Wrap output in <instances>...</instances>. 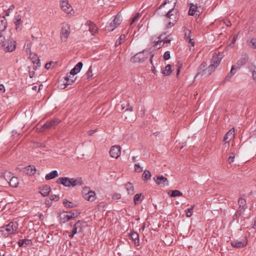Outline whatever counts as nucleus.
<instances>
[{
  "label": "nucleus",
  "instance_id": "1",
  "mask_svg": "<svg viewBox=\"0 0 256 256\" xmlns=\"http://www.w3.org/2000/svg\"><path fill=\"white\" fill-rule=\"evenodd\" d=\"M56 182L63 185L66 187H74L76 186H82L84 182L81 178H70L68 177H60L58 178Z\"/></svg>",
  "mask_w": 256,
  "mask_h": 256
},
{
  "label": "nucleus",
  "instance_id": "2",
  "mask_svg": "<svg viewBox=\"0 0 256 256\" xmlns=\"http://www.w3.org/2000/svg\"><path fill=\"white\" fill-rule=\"evenodd\" d=\"M154 14H158L160 16H164L166 18L172 20L174 22H176L178 20V10L174 8V7H172L168 12H160L156 10Z\"/></svg>",
  "mask_w": 256,
  "mask_h": 256
},
{
  "label": "nucleus",
  "instance_id": "3",
  "mask_svg": "<svg viewBox=\"0 0 256 256\" xmlns=\"http://www.w3.org/2000/svg\"><path fill=\"white\" fill-rule=\"evenodd\" d=\"M150 54V50H144L142 51L138 52L134 56L130 58V62H144L145 60L148 58Z\"/></svg>",
  "mask_w": 256,
  "mask_h": 256
},
{
  "label": "nucleus",
  "instance_id": "4",
  "mask_svg": "<svg viewBox=\"0 0 256 256\" xmlns=\"http://www.w3.org/2000/svg\"><path fill=\"white\" fill-rule=\"evenodd\" d=\"M222 57L214 53L210 60V64L206 68L207 72L210 75L215 69L220 65L222 60Z\"/></svg>",
  "mask_w": 256,
  "mask_h": 256
},
{
  "label": "nucleus",
  "instance_id": "5",
  "mask_svg": "<svg viewBox=\"0 0 256 256\" xmlns=\"http://www.w3.org/2000/svg\"><path fill=\"white\" fill-rule=\"evenodd\" d=\"M14 222H11L8 224L0 227V232L5 236L14 234V232L16 231L17 228L16 226L14 228Z\"/></svg>",
  "mask_w": 256,
  "mask_h": 256
},
{
  "label": "nucleus",
  "instance_id": "6",
  "mask_svg": "<svg viewBox=\"0 0 256 256\" xmlns=\"http://www.w3.org/2000/svg\"><path fill=\"white\" fill-rule=\"evenodd\" d=\"M60 122L59 118H54L50 120H48L45 124L41 126L40 131L43 132L46 130L50 129L58 125Z\"/></svg>",
  "mask_w": 256,
  "mask_h": 256
},
{
  "label": "nucleus",
  "instance_id": "7",
  "mask_svg": "<svg viewBox=\"0 0 256 256\" xmlns=\"http://www.w3.org/2000/svg\"><path fill=\"white\" fill-rule=\"evenodd\" d=\"M153 180L158 185L162 187L169 185L168 178L162 174L156 176L155 177L153 178Z\"/></svg>",
  "mask_w": 256,
  "mask_h": 256
},
{
  "label": "nucleus",
  "instance_id": "8",
  "mask_svg": "<svg viewBox=\"0 0 256 256\" xmlns=\"http://www.w3.org/2000/svg\"><path fill=\"white\" fill-rule=\"evenodd\" d=\"M16 41L12 38L8 39L6 42V45L4 48V50L6 52H12L15 50L16 48Z\"/></svg>",
  "mask_w": 256,
  "mask_h": 256
},
{
  "label": "nucleus",
  "instance_id": "9",
  "mask_svg": "<svg viewBox=\"0 0 256 256\" xmlns=\"http://www.w3.org/2000/svg\"><path fill=\"white\" fill-rule=\"evenodd\" d=\"M120 149L119 146H112L110 150V156L112 158H118L120 155Z\"/></svg>",
  "mask_w": 256,
  "mask_h": 256
},
{
  "label": "nucleus",
  "instance_id": "10",
  "mask_svg": "<svg viewBox=\"0 0 256 256\" xmlns=\"http://www.w3.org/2000/svg\"><path fill=\"white\" fill-rule=\"evenodd\" d=\"M85 222L82 220H78L72 226V230L76 233H81L82 232V228Z\"/></svg>",
  "mask_w": 256,
  "mask_h": 256
},
{
  "label": "nucleus",
  "instance_id": "11",
  "mask_svg": "<svg viewBox=\"0 0 256 256\" xmlns=\"http://www.w3.org/2000/svg\"><path fill=\"white\" fill-rule=\"evenodd\" d=\"M70 34V28L67 26H62L60 32V38L62 41L66 42Z\"/></svg>",
  "mask_w": 256,
  "mask_h": 256
},
{
  "label": "nucleus",
  "instance_id": "12",
  "mask_svg": "<svg viewBox=\"0 0 256 256\" xmlns=\"http://www.w3.org/2000/svg\"><path fill=\"white\" fill-rule=\"evenodd\" d=\"M39 192L44 196H46L49 195L51 188L50 186L47 184H44L38 187Z\"/></svg>",
  "mask_w": 256,
  "mask_h": 256
},
{
  "label": "nucleus",
  "instance_id": "13",
  "mask_svg": "<svg viewBox=\"0 0 256 256\" xmlns=\"http://www.w3.org/2000/svg\"><path fill=\"white\" fill-rule=\"evenodd\" d=\"M60 5L62 10L66 13H70V11L72 10V6L68 3V0H64L60 2Z\"/></svg>",
  "mask_w": 256,
  "mask_h": 256
},
{
  "label": "nucleus",
  "instance_id": "14",
  "mask_svg": "<svg viewBox=\"0 0 256 256\" xmlns=\"http://www.w3.org/2000/svg\"><path fill=\"white\" fill-rule=\"evenodd\" d=\"M206 62H203L198 68V72L196 76H194V78H196V77L199 74L204 75L206 74L207 72V70L206 68Z\"/></svg>",
  "mask_w": 256,
  "mask_h": 256
},
{
  "label": "nucleus",
  "instance_id": "15",
  "mask_svg": "<svg viewBox=\"0 0 256 256\" xmlns=\"http://www.w3.org/2000/svg\"><path fill=\"white\" fill-rule=\"evenodd\" d=\"M83 66V64L82 62H80L76 64V65L74 66V68H72L70 72V75H72L74 76V75L78 74V72H80V70H82V68Z\"/></svg>",
  "mask_w": 256,
  "mask_h": 256
},
{
  "label": "nucleus",
  "instance_id": "16",
  "mask_svg": "<svg viewBox=\"0 0 256 256\" xmlns=\"http://www.w3.org/2000/svg\"><path fill=\"white\" fill-rule=\"evenodd\" d=\"M19 247H26L32 245V240L30 239H20L17 242Z\"/></svg>",
  "mask_w": 256,
  "mask_h": 256
},
{
  "label": "nucleus",
  "instance_id": "17",
  "mask_svg": "<svg viewBox=\"0 0 256 256\" xmlns=\"http://www.w3.org/2000/svg\"><path fill=\"white\" fill-rule=\"evenodd\" d=\"M198 4H194L193 3H190V8H189V10L188 12V14L189 16H193L194 15L196 12H199V14H196V15L199 16L200 14V13L201 12H200L198 10Z\"/></svg>",
  "mask_w": 256,
  "mask_h": 256
},
{
  "label": "nucleus",
  "instance_id": "18",
  "mask_svg": "<svg viewBox=\"0 0 256 256\" xmlns=\"http://www.w3.org/2000/svg\"><path fill=\"white\" fill-rule=\"evenodd\" d=\"M129 238L131 239L136 246L140 245L139 234L136 232L133 231L129 235Z\"/></svg>",
  "mask_w": 256,
  "mask_h": 256
},
{
  "label": "nucleus",
  "instance_id": "19",
  "mask_svg": "<svg viewBox=\"0 0 256 256\" xmlns=\"http://www.w3.org/2000/svg\"><path fill=\"white\" fill-rule=\"evenodd\" d=\"M248 244L247 241L244 240V241L234 240L231 242L230 244L234 248H242L246 246Z\"/></svg>",
  "mask_w": 256,
  "mask_h": 256
},
{
  "label": "nucleus",
  "instance_id": "20",
  "mask_svg": "<svg viewBox=\"0 0 256 256\" xmlns=\"http://www.w3.org/2000/svg\"><path fill=\"white\" fill-rule=\"evenodd\" d=\"M234 128H233L230 130L224 137V141L226 142H229V140H231L234 137Z\"/></svg>",
  "mask_w": 256,
  "mask_h": 256
},
{
  "label": "nucleus",
  "instance_id": "21",
  "mask_svg": "<svg viewBox=\"0 0 256 256\" xmlns=\"http://www.w3.org/2000/svg\"><path fill=\"white\" fill-rule=\"evenodd\" d=\"M238 70L236 69V66L232 65L231 67L230 72L227 74L225 79L222 82V84H224L226 81L229 80L236 73Z\"/></svg>",
  "mask_w": 256,
  "mask_h": 256
},
{
  "label": "nucleus",
  "instance_id": "22",
  "mask_svg": "<svg viewBox=\"0 0 256 256\" xmlns=\"http://www.w3.org/2000/svg\"><path fill=\"white\" fill-rule=\"evenodd\" d=\"M9 185L12 188H17L19 184V180L16 176H12L8 180Z\"/></svg>",
  "mask_w": 256,
  "mask_h": 256
},
{
  "label": "nucleus",
  "instance_id": "23",
  "mask_svg": "<svg viewBox=\"0 0 256 256\" xmlns=\"http://www.w3.org/2000/svg\"><path fill=\"white\" fill-rule=\"evenodd\" d=\"M124 188L126 189L128 194L132 195L134 194V189L133 184L130 182H128L124 184Z\"/></svg>",
  "mask_w": 256,
  "mask_h": 256
},
{
  "label": "nucleus",
  "instance_id": "24",
  "mask_svg": "<svg viewBox=\"0 0 256 256\" xmlns=\"http://www.w3.org/2000/svg\"><path fill=\"white\" fill-rule=\"evenodd\" d=\"M24 169V172L30 176L34 175L36 173V170L35 166L34 165H29L25 167Z\"/></svg>",
  "mask_w": 256,
  "mask_h": 256
},
{
  "label": "nucleus",
  "instance_id": "25",
  "mask_svg": "<svg viewBox=\"0 0 256 256\" xmlns=\"http://www.w3.org/2000/svg\"><path fill=\"white\" fill-rule=\"evenodd\" d=\"M58 217L60 223H66L71 220L70 214H63L61 212H60Z\"/></svg>",
  "mask_w": 256,
  "mask_h": 256
},
{
  "label": "nucleus",
  "instance_id": "26",
  "mask_svg": "<svg viewBox=\"0 0 256 256\" xmlns=\"http://www.w3.org/2000/svg\"><path fill=\"white\" fill-rule=\"evenodd\" d=\"M168 194L170 197H172V198H175L176 196H182V193L180 191L177 190H170L168 192Z\"/></svg>",
  "mask_w": 256,
  "mask_h": 256
},
{
  "label": "nucleus",
  "instance_id": "27",
  "mask_svg": "<svg viewBox=\"0 0 256 256\" xmlns=\"http://www.w3.org/2000/svg\"><path fill=\"white\" fill-rule=\"evenodd\" d=\"M0 26L2 28L0 32L4 31L7 28V22L4 16H0Z\"/></svg>",
  "mask_w": 256,
  "mask_h": 256
},
{
  "label": "nucleus",
  "instance_id": "28",
  "mask_svg": "<svg viewBox=\"0 0 256 256\" xmlns=\"http://www.w3.org/2000/svg\"><path fill=\"white\" fill-rule=\"evenodd\" d=\"M152 174L149 170H144L142 174V178L143 180L147 182L151 179Z\"/></svg>",
  "mask_w": 256,
  "mask_h": 256
},
{
  "label": "nucleus",
  "instance_id": "29",
  "mask_svg": "<svg viewBox=\"0 0 256 256\" xmlns=\"http://www.w3.org/2000/svg\"><path fill=\"white\" fill-rule=\"evenodd\" d=\"M58 176V172L56 170H54L46 174L45 178L46 180H52Z\"/></svg>",
  "mask_w": 256,
  "mask_h": 256
},
{
  "label": "nucleus",
  "instance_id": "30",
  "mask_svg": "<svg viewBox=\"0 0 256 256\" xmlns=\"http://www.w3.org/2000/svg\"><path fill=\"white\" fill-rule=\"evenodd\" d=\"M74 76H68V73L66 74V76H64V78L65 80V82H66V85L69 86L72 84L73 82H75L76 80V78H75L74 79H73Z\"/></svg>",
  "mask_w": 256,
  "mask_h": 256
},
{
  "label": "nucleus",
  "instance_id": "31",
  "mask_svg": "<svg viewBox=\"0 0 256 256\" xmlns=\"http://www.w3.org/2000/svg\"><path fill=\"white\" fill-rule=\"evenodd\" d=\"M177 2L178 0H166L159 6V7L156 10H158V11H160V10L163 7H164L167 4L170 3H172L174 5L172 6V7H174V8H175Z\"/></svg>",
  "mask_w": 256,
  "mask_h": 256
},
{
  "label": "nucleus",
  "instance_id": "32",
  "mask_svg": "<svg viewBox=\"0 0 256 256\" xmlns=\"http://www.w3.org/2000/svg\"><path fill=\"white\" fill-rule=\"evenodd\" d=\"M66 82H65V80L64 78H62L61 79L59 80L57 83V88L63 90L68 86V85H66Z\"/></svg>",
  "mask_w": 256,
  "mask_h": 256
},
{
  "label": "nucleus",
  "instance_id": "33",
  "mask_svg": "<svg viewBox=\"0 0 256 256\" xmlns=\"http://www.w3.org/2000/svg\"><path fill=\"white\" fill-rule=\"evenodd\" d=\"M84 198L87 200L92 202L96 198V193L94 191L91 192L90 193L84 196Z\"/></svg>",
  "mask_w": 256,
  "mask_h": 256
},
{
  "label": "nucleus",
  "instance_id": "34",
  "mask_svg": "<svg viewBox=\"0 0 256 256\" xmlns=\"http://www.w3.org/2000/svg\"><path fill=\"white\" fill-rule=\"evenodd\" d=\"M248 68L250 71L252 72V79L256 82V66L250 64Z\"/></svg>",
  "mask_w": 256,
  "mask_h": 256
},
{
  "label": "nucleus",
  "instance_id": "35",
  "mask_svg": "<svg viewBox=\"0 0 256 256\" xmlns=\"http://www.w3.org/2000/svg\"><path fill=\"white\" fill-rule=\"evenodd\" d=\"M144 196H142V194H136L134 198V202L135 205H137L140 202L142 201Z\"/></svg>",
  "mask_w": 256,
  "mask_h": 256
},
{
  "label": "nucleus",
  "instance_id": "36",
  "mask_svg": "<svg viewBox=\"0 0 256 256\" xmlns=\"http://www.w3.org/2000/svg\"><path fill=\"white\" fill-rule=\"evenodd\" d=\"M12 176V174L10 172H0V177L4 178L7 182Z\"/></svg>",
  "mask_w": 256,
  "mask_h": 256
},
{
  "label": "nucleus",
  "instance_id": "37",
  "mask_svg": "<svg viewBox=\"0 0 256 256\" xmlns=\"http://www.w3.org/2000/svg\"><path fill=\"white\" fill-rule=\"evenodd\" d=\"M172 72V66L170 64H168L162 71V73L164 76H170Z\"/></svg>",
  "mask_w": 256,
  "mask_h": 256
},
{
  "label": "nucleus",
  "instance_id": "38",
  "mask_svg": "<svg viewBox=\"0 0 256 256\" xmlns=\"http://www.w3.org/2000/svg\"><path fill=\"white\" fill-rule=\"evenodd\" d=\"M248 54L246 53H242L241 54V57L240 58L239 60L240 62L242 65H244L248 62Z\"/></svg>",
  "mask_w": 256,
  "mask_h": 256
},
{
  "label": "nucleus",
  "instance_id": "39",
  "mask_svg": "<svg viewBox=\"0 0 256 256\" xmlns=\"http://www.w3.org/2000/svg\"><path fill=\"white\" fill-rule=\"evenodd\" d=\"M62 203L64 206L67 208H72L76 206V204H74L72 202L69 201L66 199H64Z\"/></svg>",
  "mask_w": 256,
  "mask_h": 256
},
{
  "label": "nucleus",
  "instance_id": "40",
  "mask_svg": "<svg viewBox=\"0 0 256 256\" xmlns=\"http://www.w3.org/2000/svg\"><path fill=\"white\" fill-rule=\"evenodd\" d=\"M22 21L21 20V16L20 14L16 16L14 18V24L16 26V30H18V26L21 24Z\"/></svg>",
  "mask_w": 256,
  "mask_h": 256
},
{
  "label": "nucleus",
  "instance_id": "41",
  "mask_svg": "<svg viewBox=\"0 0 256 256\" xmlns=\"http://www.w3.org/2000/svg\"><path fill=\"white\" fill-rule=\"evenodd\" d=\"M89 31L92 36H95L98 32V28L95 24L90 25L89 28Z\"/></svg>",
  "mask_w": 256,
  "mask_h": 256
},
{
  "label": "nucleus",
  "instance_id": "42",
  "mask_svg": "<svg viewBox=\"0 0 256 256\" xmlns=\"http://www.w3.org/2000/svg\"><path fill=\"white\" fill-rule=\"evenodd\" d=\"M162 36H163V34H162L158 37V39L159 40L154 44V46L155 48L159 49V48H162L163 46V44L161 45V43L162 42Z\"/></svg>",
  "mask_w": 256,
  "mask_h": 256
},
{
  "label": "nucleus",
  "instance_id": "43",
  "mask_svg": "<svg viewBox=\"0 0 256 256\" xmlns=\"http://www.w3.org/2000/svg\"><path fill=\"white\" fill-rule=\"evenodd\" d=\"M34 64L33 68L36 70L38 68H40L41 66L40 59L38 58L36 60H32Z\"/></svg>",
  "mask_w": 256,
  "mask_h": 256
},
{
  "label": "nucleus",
  "instance_id": "44",
  "mask_svg": "<svg viewBox=\"0 0 256 256\" xmlns=\"http://www.w3.org/2000/svg\"><path fill=\"white\" fill-rule=\"evenodd\" d=\"M194 205H192L191 206L190 208H189L186 210V216L188 218H190L192 215L193 210H194Z\"/></svg>",
  "mask_w": 256,
  "mask_h": 256
},
{
  "label": "nucleus",
  "instance_id": "45",
  "mask_svg": "<svg viewBox=\"0 0 256 256\" xmlns=\"http://www.w3.org/2000/svg\"><path fill=\"white\" fill-rule=\"evenodd\" d=\"M68 213H69L70 218L71 220L74 218L78 217L80 214V212H78L76 211V212H74L72 210L68 212Z\"/></svg>",
  "mask_w": 256,
  "mask_h": 256
},
{
  "label": "nucleus",
  "instance_id": "46",
  "mask_svg": "<svg viewBox=\"0 0 256 256\" xmlns=\"http://www.w3.org/2000/svg\"><path fill=\"white\" fill-rule=\"evenodd\" d=\"M120 16L119 14H118L114 18L113 20L114 24L115 23L116 26H118L120 24L122 20L120 18Z\"/></svg>",
  "mask_w": 256,
  "mask_h": 256
},
{
  "label": "nucleus",
  "instance_id": "47",
  "mask_svg": "<svg viewBox=\"0 0 256 256\" xmlns=\"http://www.w3.org/2000/svg\"><path fill=\"white\" fill-rule=\"evenodd\" d=\"M6 45V41L5 37L3 36L2 32H0V48Z\"/></svg>",
  "mask_w": 256,
  "mask_h": 256
},
{
  "label": "nucleus",
  "instance_id": "48",
  "mask_svg": "<svg viewBox=\"0 0 256 256\" xmlns=\"http://www.w3.org/2000/svg\"><path fill=\"white\" fill-rule=\"evenodd\" d=\"M238 204L239 205L240 208H243V207H246V201L244 199L242 198H239L238 200Z\"/></svg>",
  "mask_w": 256,
  "mask_h": 256
},
{
  "label": "nucleus",
  "instance_id": "49",
  "mask_svg": "<svg viewBox=\"0 0 256 256\" xmlns=\"http://www.w3.org/2000/svg\"><path fill=\"white\" fill-rule=\"evenodd\" d=\"M86 76L88 80H90L92 78V66H90L88 70L86 72Z\"/></svg>",
  "mask_w": 256,
  "mask_h": 256
},
{
  "label": "nucleus",
  "instance_id": "50",
  "mask_svg": "<svg viewBox=\"0 0 256 256\" xmlns=\"http://www.w3.org/2000/svg\"><path fill=\"white\" fill-rule=\"evenodd\" d=\"M176 66H177V70H176V76L177 78H178L179 76L180 72V70L182 66V64L180 62H178V64H176Z\"/></svg>",
  "mask_w": 256,
  "mask_h": 256
},
{
  "label": "nucleus",
  "instance_id": "51",
  "mask_svg": "<svg viewBox=\"0 0 256 256\" xmlns=\"http://www.w3.org/2000/svg\"><path fill=\"white\" fill-rule=\"evenodd\" d=\"M91 192H92V190H90V188L84 187L82 190V194L83 197L88 193H90Z\"/></svg>",
  "mask_w": 256,
  "mask_h": 256
},
{
  "label": "nucleus",
  "instance_id": "52",
  "mask_svg": "<svg viewBox=\"0 0 256 256\" xmlns=\"http://www.w3.org/2000/svg\"><path fill=\"white\" fill-rule=\"evenodd\" d=\"M125 38V35L123 34L120 36V37L116 40L115 43V46H117L120 44L122 42V40Z\"/></svg>",
  "mask_w": 256,
  "mask_h": 256
},
{
  "label": "nucleus",
  "instance_id": "53",
  "mask_svg": "<svg viewBox=\"0 0 256 256\" xmlns=\"http://www.w3.org/2000/svg\"><path fill=\"white\" fill-rule=\"evenodd\" d=\"M134 168L135 172H142L143 170L142 168L141 167L140 164L138 163L134 164Z\"/></svg>",
  "mask_w": 256,
  "mask_h": 256
},
{
  "label": "nucleus",
  "instance_id": "54",
  "mask_svg": "<svg viewBox=\"0 0 256 256\" xmlns=\"http://www.w3.org/2000/svg\"><path fill=\"white\" fill-rule=\"evenodd\" d=\"M250 44L249 45L251 48L256 49V38H252L250 40Z\"/></svg>",
  "mask_w": 256,
  "mask_h": 256
},
{
  "label": "nucleus",
  "instance_id": "55",
  "mask_svg": "<svg viewBox=\"0 0 256 256\" xmlns=\"http://www.w3.org/2000/svg\"><path fill=\"white\" fill-rule=\"evenodd\" d=\"M33 143H34V145L36 147H38V148H44L46 146V144L42 142H34Z\"/></svg>",
  "mask_w": 256,
  "mask_h": 256
},
{
  "label": "nucleus",
  "instance_id": "56",
  "mask_svg": "<svg viewBox=\"0 0 256 256\" xmlns=\"http://www.w3.org/2000/svg\"><path fill=\"white\" fill-rule=\"evenodd\" d=\"M140 16V14L139 13L136 14L131 20L130 25L132 24L136 20H137Z\"/></svg>",
  "mask_w": 256,
  "mask_h": 256
},
{
  "label": "nucleus",
  "instance_id": "57",
  "mask_svg": "<svg viewBox=\"0 0 256 256\" xmlns=\"http://www.w3.org/2000/svg\"><path fill=\"white\" fill-rule=\"evenodd\" d=\"M235 155L234 154L233 152H232L230 154L228 158V162L230 164L234 162V160Z\"/></svg>",
  "mask_w": 256,
  "mask_h": 256
},
{
  "label": "nucleus",
  "instance_id": "58",
  "mask_svg": "<svg viewBox=\"0 0 256 256\" xmlns=\"http://www.w3.org/2000/svg\"><path fill=\"white\" fill-rule=\"evenodd\" d=\"M163 58L164 60H168L170 58V52L166 51L164 54Z\"/></svg>",
  "mask_w": 256,
  "mask_h": 256
},
{
  "label": "nucleus",
  "instance_id": "59",
  "mask_svg": "<svg viewBox=\"0 0 256 256\" xmlns=\"http://www.w3.org/2000/svg\"><path fill=\"white\" fill-rule=\"evenodd\" d=\"M238 34H235L234 36V37L232 38V40L230 44V46L231 47L234 46V44H235V42H236V40L238 38Z\"/></svg>",
  "mask_w": 256,
  "mask_h": 256
},
{
  "label": "nucleus",
  "instance_id": "60",
  "mask_svg": "<svg viewBox=\"0 0 256 256\" xmlns=\"http://www.w3.org/2000/svg\"><path fill=\"white\" fill-rule=\"evenodd\" d=\"M45 204H46V207H50L52 204V200L50 198H47L45 200Z\"/></svg>",
  "mask_w": 256,
  "mask_h": 256
},
{
  "label": "nucleus",
  "instance_id": "61",
  "mask_svg": "<svg viewBox=\"0 0 256 256\" xmlns=\"http://www.w3.org/2000/svg\"><path fill=\"white\" fill-rule=\"evenodd\" d=\"M120 198H121V194L118 193H114L112 196V198L113 200H119Z\"/></svg>",
  "mask_w": 256,
  "mask_h": 256
},
{
  "label": "nucleus",
  "instance_id": "62",
  "mask_svg": "<svg viewBox=\"0 0 256 256\" xmlns=\"http://www.w3.org/2000/svg\"><path fill=\"white\" fill-rule=\"evenodd\" d=\"M50 200L52 201H58L59 198H60V197H59V196L58 195H52L50 196Z\"/></svg>",
  "mask_w": 256,
  "mask_h": 256
},
{
  "label": "nucleus",
  "instance_id": "63",
  "mask_svg": "<svg viewBox=\"0 0 256 256\" xmlns=\"http://www.w3.org/2000/svg\"><path fill=\"white\" fill-rule=\"evenodd\" d=\"M28 70L29 76L30 77V78H32L35 74L34 71L30 70V69H31L30 66H28Z\"/></svg>",
  "mask_w": 256,
  "mask_h": 256
},
{
  "label": "nucleus",
  "instance_id": "64",
  "mask_svg": "<svg viewBox=\"0 0 256 256\" xmlns=\"http://www.w3.org/2000/svg\"><path fill=\"white\" fill-rule=\"evenodd\" d=\"M186 41L190 44V46L194 47V42L191 38H189V39Z\"/></svg>",
  "mask_w": 256,
  "mask_h": 256
}]
</instances>
